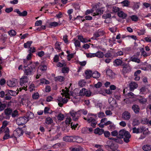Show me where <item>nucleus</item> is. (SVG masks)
Returning <instances> with one entry per match:
<instances>
[{"label": "nucleus", "mask_w": 151, "mask_h": 151, "mask_svg": "<svg viewBox=\"0 0 151 151\" xmlns=\"http://www.w3.org/2000/svg\"><path fill=\"white\" fill-rule=\"evenodd\" d=\"M36 64L35 63L29 62L27 66L24 65V74L27 76L33 75L35 71Z\"/></svg>", "instance_id": "f257e3e1"}, {"label": "nucleus", "mask_w": 151, "mask_h": 151, "mask_svg": "<svg viewBox=\"0 0 151 151\" xmlns=\"http://www.w3.org/2000/svg\"><path fill=\"white\" fill-rule=\"evenodd\" d=\"M122 66L123 68L122 73L123 75L131 71V68L129 63H126L124 62L122 65Z\"/></svg>", "instance_id": "f03ea898"}, {"label": "nucleus", "mask_w": 151, "mask_h": 151, "mask_svg": "<svg viewBox=\"0 0 151 151\" xmlns=\"http://www.w3.org/2000/svg\"><path fill=\"white\" fill-rule=\"evenodd\" d=\"M70 115L72 117L73 120L77 121L78 120L79 117L81 116V114L79 112H76L74 110H72L70 112Z\"/></svg>", "instance_id": "7ed1b4c3"}, {"label": "nucleus", "mask_w": 151, "mask_h": 151, "mask_svg": "<svg viewBox=\"0 0 151 151\" xmlns=\"http://www.w3.org/2000/svg\"><path fill=\"white\" fill-rule=\"evenodd\" d=\"M28 121L25 116L18 118L16 120V122L19 125H23L25 124Z\"/></svg>", "instance_id": "20e7f679"}, {"label": "nucleus", "mask_w": 151, "mask_h": 151, "mask_svg": "<svg viewBox=\"0 0 151 151\" xmlns=\"http://www.w3.org/2000/svg\"><path fill=\"white\" fill-rule=\"evenodd\" d=\"M29 79L26 76H24L20 79V83L21 86L26 85L27 87V85L26 84L28 82Z\"/></svg>", "instance_id": "39448f33"}, {"label": "nucleus", "mask_w": 151, "mask_h": 151, "mask_svg": "<svg viewBox=\"0 0 151 151\" xmlns=\"http://www.w3.org/2000/svg\"><path fill=\"white\" fill-rule=\"evenodd\" d=\"M24 133V131L22 129L18 128L14 131V134L15 136L19 137L22 135Z\"/></svg>", "instance_id": "423d86ee"}, {"label": "nucleus", "mask_w": 151, "mask_h": 151, "mask_svg": "<svg viewBox=\"0 0 151 151\" xmlns=\"http://www.w3.org/2000/svg\"><path fill=\"white\" fill-rule=\"evenodd\" d=\"M122 116L124 120H128L131 117L130 114L128 111H125L122 114Z\"/></svg>", "instance_id": "0eeeda50"}, {"label": "nucleus", "mask_w": 151, "mask_h": 151, "mask_svg": "<svg viewBox=\"0 0 151 151\" xmlns=\"http://www.w3.org/2000/svg\"><path fill=\"white\" fill-rule=\"evenodd\" d=\"M87 121L90 123H91V125L93 127H95L96 125L97 124L96 120L93 118L91 117L89 118L88 119Z\"/></svg>", "instance_id": "6e6552de"}, {"label": "nucleus", "mask_w": 151, "mask_h": 151, "mask_svg": "<svg viewBox=\"0 0 151 151\" xmlns=\"http://www.w3.org/2000/svg\"><path fill=\"white\" fill-rule=\"evenodd\" d=\"M8 86L10 87H14L16 86L17 84V81L16 80L14 79L12 81L9 80L6 82Z\"/></svg>", "instance_id": "1a4fd4ad"}, {"label": "nucleus", "mask_w": 151, "mask_h": 151, "mask_svg": "<svg viewBox=\"0 0 151 151\" xmlns=\"http://www.w3.org/2000/svg\"><path fill=\"white\" fill-rule=\"evenodd\" d=\"M131 136L129 133L128 131H127L124 136V141L126 143H128L129 142V139L130 138Z\"/></svg>", "instance_id": "9d476101"}, {"label": "nucleus", "mask_w": 151, "mask_h": 151, "mask_svg": "<svg viewBox=\"0 0 151 151\" xmlns=\"http://www.w3.org/2000/svg\"><path fill=\"white\" fill-rule=\"evenodd\" d=\"M14 12H16L21 17H24L27 15V12L26 11H24L23 12H21L18 9H16L14 10Z\"/></svg>", "instance_id": "9b49d317"}, {"label": "nucleus", "mask_w": 151, "mask_h": 151, "mask_svg": "<svg viewBox=\"0 0 151 151\" xmlns=\"http://www.w3.org/2000/svg\"><path fill=\"white\" fill-rule=\"evenodd\" d=\"M9 129L8 127H7L5 129V131L4 132L5 134L3 137L4 140H6L10 138V135L9 134Z\"/></svg>", "instance_id": "f8f14e48"}, {"label": "nucleus", "mask_w": 151, "mask_h": 151, "mask_svg": "<svg viewBox=\"0 0 151 151\" xmlns=\"http://www.w3.org/2000/svg\"><path fill=\"white\" fill-rule=\"evenodd\" d=\"M130 61L132 62H135L138 63H139L140 62V60L135 55H134L131 57L130 59Z\"/></svg>", "instance_id": "ddd939ff"}, {"label": "nucleus", "mask_w": 151, "mask_h": 151, "mask_svg": "<svg viewBox=\"0 0 151 151\" xmlns=\"http://www.w3.org/2000/svg\"><path fill=\"white\" fill-rule=\"evenodd\" d=\"M65 88L66 89L65 90L64 89H62V91L63 92V93H62L61 94L62 95H64L65 97L66 98H69V90L67 88V87H65Z\"/></svg>", "instance_id": "4468645a"}, {"label": "nucleus", "mask_w": 151, "mask_h": 151, "mask_svg": "<svg viewBox=\"0 0 151 151\" xmlns=\"http://www.w3.org/2000/svg\"><path fill=\"white\" fill-rule=\"evenodd\" d=\"M138 87L137 84L134 82H132L129 83V87L131 91H133Z\"/></svg>", "instance_id": "2eb2a0df"}, {"label": "nucleus", "mask_w": 151, "mask_h": 151, "mask_svg": "<svg viewBox=\"0 0 151 151\" xmlns=\"http://www.w3.org/2000/svg\"><path fill=\"white\" fill-rule=\"evenodd\" d=\"M74 136H66L63 138V140L66 142H73Z\"/></svg>", "instance_id": "dca6fc26"}, {"label": "nucleus", "mask_w": 151, "mask_h": 151, "mask_svg": "<svg viewBox=\"0 0 151 151\" xmlns=\"http://www.w3.org/2000/svg\"><path fill=\"white\" fill-rule=\"evenodd\" d=\"M104 130L103 129H100L99 127L95 129L94 132L95 134H97L99 135H101L103 133Z\"/></svg>", "instance_id": "f3484780"}, {"label": "nucleus", "mask_w": 151, "mask_h": 151, "mask_svg": "<svg viewBox=\"0 0 151 151\" xmlns=\"http://www.w3.org/2000/svg\"><path fill=\"white\" fill-rule=\"evenodd\" d=\"M34 117V114L30 111L27 112L26 115L25 117L27 119H33Z\"/></svg>", "instance_id": "a211bd4d"}, {"label": "nucleus", "mask_w": 151, "mask_h": 151, "mask_svg": "<svg viewBox=\"0 0 151 151\" xmlns=\"http://www.w3.org/2000/svg\"><path fill=\"white\" fill-rule=\"evenodd\" d=\"M132 109L136 114H138L139 112L140 108L139 106L136 104L133 105L132 106Z\"/></svg>", "instance_id": "6ab92c4d"}, {"label": "nucleus", "mask_w": 151, "mask_h": 151, "mask_svg": "<svg viewBox=\"0 0 151 151\" xmlns=\"http://www.w3.org/2000/svg\"><path fill=\"white\" fill-rule=\"evenodd\" d=\"M83 139L78 136H74L73 142L80 143L83 141Z\"/></svg>", "instance_id": "aec40b11"}, {"label": "nucleus", "mask_w": 151, "mask_h": 151, "mask_svg": "<svg viewBox=\"0 0 151 151\" xmlns=\"http://www.w3.org/2000/svg\"><path fill=\"white\" fill-rule=\"evenodd\" d=\"M85 73L86 75V79H89L92 76V71L91 70H86L85 72Z\"/></svg>", "instance_id": "412c9836"}, {"label": "nucleus", "mask_w": 151, "mask_h": 151, "mask_svg": "<svg viewBox=\"0 0 151 151\" xmlns=\"http://www.w3.org/2000/svg\"><path fill=\"white\" fill-rule=\"evenodd\" d=\"M101 35V32L100 31L96 32L93 35V36L91 39L96 40L97 37H99Z\"/></svg>", "instance_id": "4be33fe9"}, {"label": "nucleus", "mask_w": 151, "mask_h": 151, "mask_svg": "<svg viewBox=\"0 0 151 151\" xmlns=\"http://www.w3.org/2000/svg\"><path fill=\"white\" fill-rule=\"evenodd\" d=\"M127 131L124 129L120 130L119 132V134L118 135V137L120 138H123L124 135Z\"/></svg>", "instance_id": "5701e85b"}, {"label": "nucleus", "mask_w": 151, "mask_h": 151, "mask_svg": "<svg viewBox=\"0 0 151 151\" xmlns=\"http://www.w3.org/2000/svg\"><path fill=\"white\" fill-rule=\"evenodd\" d=\"M118 15L122 19H125L127 17V15L122 11H120L118 13Z\"/></svg>", "instance_id": "b1692460"}, {"label": "nucleus", "mask_w": 151, "mask_h": 151, "mask_svg": "<svg viewBox=\"0 0 151 151\" xmlns=\"http://www.w3.org/2000/svg\"><path fill=\"white\" fill-rule=\"evenodd\" d=\"M6 92L8 94H9L12 96H15L17 94V93L15 91L12 90H7L6 91Z\"/></svg>", "instance_id": "393cba45"}, {"label": "nucleus", "mask_w": 151, "mask_h": 151, "mask_svg": "<svg viewBox=\"0 0 151 151\" xmlns=\"http://www.w3.org/2000/svg\"><path fill=\"white\" fill-rule=\"evenodd\" d=\"M140 50L141 51L142 55L145 57L149 56L151 54V53H147L145 52L144 50V49L143 48H141Z\"/></svg>", "instance_id": "a878e982"}, {"label": "nucleus", "mask_w": 151, "mask_h": 151, "mask_svg": "<svg viewBox=\"0 0 151 151\" xmlns=\"http://www.w3.org/2000/svg\"><path fill=\"white\" fill-rule=\"evenodd\" d=\"M143 150L145 151L151 150V145H144L142 147Z\"/></svg>", "instance_id": "bb28decb"}, {"label": "nucleus", "mask_w": 151, "mask_h": 151, "mask_svg": "<svg viewBox=\"0 0 151 151\" xmlns=\"http://www.w3.org/2000/svg\"><path fill=\"white\" fill-rule=\"evenodd\" d=\"M95 57L99 58H102L104 56V54L103 52L100 51H98L95 53Z\"/></svg>", "instance_id": "cd10ccee"}, {"label": "nucleus", "mask_w": 151, "mask_h": 151, "mask_svg": "<svg viewBox=\"0 0 151 151\" xmlns=\"http://www.w3.org/2000/svg\"><path fill=\"white\" fill-rule=\"evenodd\" d=\"M12 111L10 108H7L5 109L4 112L5 115H11L12 112Z\"/></svg>", "instance_id": "c85d7f7f"}, {"label": "nucleus", "mask_w": 151, "mask_h": 151, "mask_svg": "<svg viewBox=\"0 0 151 151\" xmlns=\"http://www.w3.org/2000/svg\"><path fill=\"white\" fill-rule=\"evenodd\" d=\"M100 76V74L98 71H96L94 72L92 74V76L95 78H99Z\"/></svg>", "instance_id": "c756f323"}, {"label": "nucleus", "mask_w": 151, "mask_h": 151, "mask_svg": "<svg viewBox=\"0 0 151 151\" xmlns=\"http://www.w3.org/2000/svg\"><path fill=\"white\" fill-rule=\"evenodd\" d=\"M123 63L122 62V60L120 59H117L114 61V63L117 66L121 65H122Z\"/></svg>", "instance_id": "7c9ffc66"}, {"label": "nucleus", "mask_w": 151, "mask_h": 151, "mask_svg": "<svg viewBox=\"0 0 151 151\" xmlns=\"http://www.w3.org/2000/svg\"><path fill=\"white\" fill-rule=\"evenodd\" d=\"M65 80V78L63 76H58L55 77L54 80L55 81H59L62 82L63 81Z\"/></svg>", "instance_id": "2f4dec72"}, {"label": "nucleus", "mask_w": 151, "mask_h": 151, "mask_svg": "<svg viewBox=\"0 0 151 151\" xmlns=\"http://www.w3.org/2000/svg\"><path fill=\"white\" fill-rule=\"evenodd\" d=\"M32 43V41H28L26 43H24V46L25 48L29 47V48L30 47H30Z\"/></svg>", "instance_id": "473e14b6"}, {"label": "nucleus", "mask_w": 151, "mask_h": 151, "mask_svg": "<svg viewBox=\"0 0 151 151\" xmlns=\"http://www.w3.org/2000/svg\"><path fill=\"white\" fill-rule=\"evenodd\" d=\"M6 107V105L0 101V111H3Z\"/></svg>", "instance_id": "72a5a7b5"}, {"label": "nucleus", "mask_w": 151, "mask_h": 151, "mask_svg": "<svg viewBox=\"0 0 151 151\" xmlns=\"http://www.w3.org/2000/svg\"><path fill=\"white\" fill-rule=\"evenodd\" d=\"M139 124V122L138 119H133L132 124L133 126L138 125Z\"/></svg>", "instance_id": "f704fd0d"}, {"label": "nucleus", "mask_w": 151, "mask_h": 151, "mask_svg": "<svg viewBox=\"0 0 151 151\" xmlns=\"http://www.w3.org/2000/svg\"><path fill=\"white\" fill-rule=\"evenodd\" d=\"M106 74L107 75L109 76L110 78H112L113 73L112 72L111 70L110 69L107 70L106 71Z\"/></svg>", "instance_id": "c9c22d12"}, {"label": "nucleus", "mask_w": 151, "mask_h": 151, "mask_svg": "<svg viewBox=\"0 0 151 151\" xmlns=\"http://www.w3.org/2000/svg\"><path fill=\"white\" fill-rule=\"evenodd\" d=\"M57 101L59 106L60 107H62L63 106L62 102L63 101V98L61 97H59L57 99Z\"/></svg>", "instance_id": "e433bc0d"}, {"label": "nucleus", "mask_w": 151, "mask_h": 151, "mask_svg": "<svg viewBox=\"0 0 151 151\" xmlns=\"http://www.w3.org/2000/svg\"><path fill=\"white\" fill-rule=\"evenodd\" d=\"M139 103L142 104H144L147 102V99L144 98H142L138 99Z\"/></svg>", "instance_id": "4c0bfd02"}, {"label": "nucleus", "mask_w": 151, "mask_h": 151, "mask_svg": "<svg viewBox=\"0 0 151 151\" xmlns=\"http://www.w3.org/2000/svg\"><path fill=\"white\" fill-rule=\"evenodd\" d=\"M53 122V120L50 117H47L45 119V122L47 124H51Z\"/></svg>", "instance_id": "58836bf2"}, {"label": "nucleus", "mask_w": 151, "mask_h": 151, "mask_svg": "<svg viewBox=\"0 0 151 151\" xmlns=\"http://www.w3.org/2000/svg\"><path fill=\"white\" fill-rule=\"evenodd\" d=\"M103 13V11L100 9H97L96 11V12L94 14V15H101Z\"/></svg>", "instance_id": "ea45409f"}, {"label": "nucleus", "mask_w": 151, "mask_h": 151, "mask_svg": "<svg viewBox=\"0 0 151 151\" xmlns=\"http://www.w3.org/2000/svg\"><path fill=\"white\" fill-rule=\"evenodd\" d=\"M86 89L83 88L79 92V95L82 96H85Z\"/></svg>", "instance_id": "a19ab883"}, {"label": "nucleus", "mask_w": 151, "mask_h": 151, "mask_svg": "<svg viewBox=\"0 0 151 151\" xmlns=\"http://www.w3.org/2000/svg\"><path fill=\"white\" fill-rule=\"evenodd\" d=\"M106 143L107 145L105 146V147L106 148L107 147L111 148L113 146L112 142L111 140H108L107 141Z\"/></svg>", "instance_id": "79ce46f5"}, {"label": "nucleus", "mask_w": 151, "mask_h": 151, "mask_svg": "<svg viewBox=\"0 0 151 151\" xmlns=\"http://www.w3.org/2000/svg\"><path fill=\"white\" fill-rule=\"evenodd\" d=\"M121 139V138L118 137V136H117L116 137V138H115L114 141L117 143L121 144H122L123 143V141Z\"/></svg>", "instance_id": "37998d69"}, {"label": "nucleus", "mask_w": 151, "mask_h": 151, "mask_svg": "<svg viewBox=\"0 0 151 151\" xmlns=\"http://www.w3.org/2000/svg\"><path fill=\"white\" fill-rule=\"evenodd\" d=\"M57 118L58 120L61 121L64 119V115L61 113H60L58 116Z\"/></svg>", "instance_id": "c03bdc74"}, {"label": "nucleus", "mask_w": 151, "mask_h": 151, "mask_svg": "<svg viewBox=\"0 0 151 151\" xmlns=\"http://www.w3.org/2000/svg\"><path fill=\"white\" fill-rule=\"evenodd\" d=\"M9 34L11 36H14L16 35V32L14 30H11L8 32Z\"/></svg>", "instance_id": "a18cd8bd"}, {"label": "nucleus", "mask_w": 151, "mask_h": 151, "mask_svg": "<svg viewBox=\"0 0 151 151\" xmlns=\"http://www.w3.org/2000/svg\"><path fill=\"white\" fill-rule=\"evenodd\" d=\"M112 10L113 12H117L119 10V8L116 6H113Z\"/></svg>", "instance_id": "49530a36"}, {"label": "nucleus", "mask_w": 151, "mask_h": 151, "mask_svg": "<svg viewBox=\"0 0 151 151\" xmlns=\"http://www.w3.org/2000/svg\"><path fill=\"white\" fill-rule=\"evenodd\" d=\"M86 57L87 58H92L95 57V53H86Z\"/></svg>", "instance_id": "de8ad7c7"}, {"label": "nucleus", "mask_w": 151, "mask_h": 151, "mask_svg": "<svg viewBox=\"0 0 151 151\" xmlns=\"http://www.w3.org/2000/svg\"><path fill=\"white\" fill-rule=\"evenodd\" d=\"M130 18L133 21L136 22L138 20V17L136 15H133L131 16Z\"/></svg>", "instance_id": "09e8293b"}, {"label": "nucleus", "mask_w": 151, "mask_h": 151, "mask_svg": "<svg viewBox=\"0 0 151 151\" xmlns=\"http://www.w3.org/2000/svg\"><path fill=\"white\" fill-rule=\"evenodd\" d=\"M79 113L81 114V113H82L84 115H86L87 114V111L86 110L83 109H81L78 111Z\"/></svg>", "instance_id": "8fccbe9b"}, {"label": "nucleus", "mask_w": 151, "mask_h": 151, "mask_svg": "<svg viewBox=\"0 0 151 151\" xmlns=\"http://www.w3.org/2000/svg\"><path fill=\"white\" fill-rule=\"evenodd\" d=\"M149 122V119L146 118H144L142 121V122L144 124H148Z\"/></svg>", "instance_id": "3c124183"}, {"label": "nucleus", "mask_w": 151, "mask_h": 151, "mask_svg": "<svg viewBox=\"0 0 151 151\" xmlns=\"http://www.w3.org/2000/svg\"><path fill=\"white\" fill-rule=\"evenodd\" d=\"M132 132L133 133L138 134L140 132L139 129L134 127L132 129Z\"/></svg>", "instance_id": "603ef678"}, {"label": "nucleus", "mask_w": 151, "mask_h": 151, "mask_svg": "<svg viewBox=\"0 0 151 151\" xmlns=\"http://www.w3.org/2000/svg\"><path fill=\"white\" fill-rule=\"evenodd\" d=\"M35 52V49L34 47H30L29 49L28 50V52L29 53H33Z\"/></svg>", "instance_id": "864d4df0"}, {"label": "nucleus", "mask_w": 151, "mask_h": 151, "mask_svg": "<svg viewBox=\"0 0 151 151\" xmlns=\"http://www.w3.org/2000/svg\"><path fill=\"white\" fill-rule=\"evenodd\" d=\"M145 32V30L142 29L138 31L137 32L138 34L139 35H143Z\"/></svg>", "instance_id": "5fc2aeb1"}, {"label": "nucleus", "mask_w": 151, "mask_h": 151, "mask_svg": "<svg viewBox=\"0 0 151 151\" xmlns=\"http://www.w3.org/2000/svg\"><path fill=\"white\" fill-rule=\"evenodd\" d=\"M39 94L37 93H34L32 96V97L33 99H37L39 97Z\"/></svg>", "instance_id": "6e6d98bb"}, {"label": "nucleus", "mask_w": 151, "mask_h": 151, "mask_svg": "<svg viewBox=\"0 0 151 151\" xmlns=\"http://www.w3.org/2000/svg\"><path fill=\"white\" fill-rule=\"evenodd\" d=\"M98 117L100 118H102L105 116L104 113L102 112H100L98 113Z\"/></svg>", "instance_id": "4d7b16f0"}, {"label": "nucleus", "mask_w": 151, "mask_h": 151, "mask_svg": "<svg viewBox=\"0 0 151 151\" xmlns=\"http://www.w3.org/2000/svg\"><path fill=\"white\" fill-rule=\"evenodd\" d=\"M129 3V1L127 0H125L122 2V3L124 4V6H128Z\"/></svg>", "instance_id": "13d9d810"}, {"label": "nucleus", "mask_w": 151, "mask_h": 151, "mask_svg": "<svg viewBox=\"0 0 151 151\" xmlns=\"http://www.w3.org/2000/svg\"><path fill=\"white\" fill-rule=\"evenodd\" d=\"M74 44L75 47H80V42L78 40H76L75 41Z\"/></svg>", "instance_id": "bf43d9fd"}, {"label": "nucleus", "mask_w": 151, "mask_h": 151, "mask_svg": "<svg viewBox=\"0 0 151 151\" xmlns=\"http://www.w3.org/2000/svg\"><path fill=\"white\" fill-rule=\"evenodd\" d=\"M9 123V122H8L6 121H4L2 123V127L4 128H6V126Z\"/></svg>", "instance_id": "052dcab7"}, {"label": "nucleus", "mask_w": 151, "mask_h": 151, "mask_svg": "<svg viewBox=\"0 0 151 151\" xmlns=\"http://www.w3.org/2000/svg\"><path fill=\"white\" fill-rule=\"evenodd\" d=\"M55 49H58V50H60L61 49L60 47V45L59 43V42H57L55 44Z\"/></svg>", "instance_id": "680f3d73"}, {"label": "nucleus", "mask_w": 151, "mask_h": 151, "mask_svg": "<svg viewBox=\"0 0 151 151\" xmlns=\"http://www.w3.org/2000/svg\"><path fill=\"white\" fill-rule=\"evenodd\" d=\"M69 68L67 67H63L62 68V72L63 73H66L68 72Z\"/></svg>", "instance_id": "e2e57ef3"}, {"label": "nucleus", "mask_w": 151, "mask_h": 151, "mask_svg": "<svg viewBox=\"0 0 151 151\" xmlns=\"http://www.w3.org/2000/svg\"><path fill=\"white\" fill-rule=\"evenodd\" d=\"M58 25V23L55 22H52L50 24V25L51 27H56V26Z\"/></svg>", "instance_id": "0e129e2a"}, {"label": "nucleus", "mask_w": 151, "mask_h": 151, "mask_svg": "<svg viewBox=\"0 0 151 151\" xmlns=\"http://www.w3.org/2000/svg\"><path fill=\"white\" fill-rule=\"evenodd\" d=\"M11 114L12 116V117H15L18 114V111L17 110H15L12 113V112Z\"/></svg>", "instance_id": "69168bd1"}, {"label": "nucleus", "mask_w": 151, "mask_h": 151, "mask_svg": "<svg viewBox=\"0 0 151 151\" xmlns=\"http://www.w3.org/2000/svg\"><path fill=\"white\" fill-rule=\"evenodd\" d=\"M37 55L39 57H42L44 55L45 53L43 51H42L39 52Z\"/></svg>", "instance_id": "338daca9"}, {"label": "nucleus", "mask_w": 151, "mask_h": 151, "mask_svg": "<svg viewBox=\"0 0 151 151\" xmlns=\"http://www.w3.org/2000/svg\"><path fill=\"white\" fill-rule=\"evenodd\" d=\"M71 120L72 119L70 118H67L65 121V123L67 124H70Z\"/></svg>", "instance_id": "774afa93"}]
</instances>
